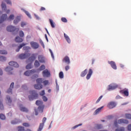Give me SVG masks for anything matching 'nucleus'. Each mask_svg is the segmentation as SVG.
Returning <instances> with one entry per match:
<instances>
[{"instance_id": "nucleus-1", "label": "nucleus", "mask_w": 131, "mask_h": 131, "mask_svg": "<svg viewBox=\"0 0 131 131\" xmlns=\"http://www.w3.org/2000/svg\"><path fill=\"white\" fill-rule=\"evenodd\" d=\"M14 18H15V16L13 14L10 15L8 18L7 14H3L0 18V24L6 21V20H7V21H12V20H14Z\"/></svg>"}, {"instance_id": "nucleus-2", "label": "nucleus", "mask_w": 131, "mask_h": 131, "mask_svg": "<svg viewBox=\"0 0 131 131\" xmlns=\"http://www.w3.org/2000/svg\"><path fill=\"white\" fill-rule=\"evenodd\" d=\"M43 102L40 100H37L36 101V105L39 106L38 107V110L40 112V113H42L43 112V108H45V105H42Z\"/></svg>"}, {"instance_id": "nucleus-3", "label": "nucleus", "mask_w": 131, "mask_h": 131, "mask_svg": "<svg viewBox=\"0 0 131 131\" xmlns=\"http://www.w3.org/2000/svg\"><path fill=\"white\" fill-rule=\"evenodd\" d=\"M30 94L31 95L29 96V99L30 101L36 99L37 98H38V94H37L35 91H30Z\"/></svg>"}, {"instance_id": "nucleus-4", "label": "nucleus", "mask_w": 131, "mask_h": 131, "mask_svg": "<svg viewBox=\"0 0 131 131\" xmlns=\"http://www.w3.org/2000/svg\"><path fill=\"white\" fill-rule=\"evenodd\" d=\"M7 30L9 32H15V33H18L19 28H16L12 26H9L7 27Z\"/></svg>"}, {"instance_id": "nucleus-5", "label": "nucleus", "mask_w": 131, "mask_h": 131, "mask_svg": "<svg viewBox=\"0 0 131 131\" xmlns=\"http://www.w3.org/2000/svg\"><path fill=\"white\" fill-rule=\"evenodd\" d=\"M121 123H125L126 124H128V121L125 119H121L118 120H116L114 121V125L116 127H117V124H121Z\"/></svg>"}, {"instance_id": "nucleus-6", "label": "nucleus", "mask_w": 131, "mask_h": 131, "mask_svg": "<svg viewBox=\"0 0 131 131\" xmlns=\"http://www.w3.org/2000/svg\"><path fill=\"white\" fill-rule=\"evenodd\" d=\"M36 83H43L44 85H47V84H49V81L48 80L43 81V79H42V78H37L36 79Z\"/></svg>"}, {"instance_id": "nucleus-7", "label": "nucleus", "mask_w": 131, "mask_h": 131, "mask_svg": "<svg viewBox=\"0 0 131 131\" xmlns=\"http://www.w3.org/2000/svg\"><path fill=\"white\" fill-rule=\"evenodd\" d=\"M47 120V118L44 117L42 119V123H40L39 126V128L38 129V131H41L42 130V128H43V125H45V122H46Z\"/></svg>"}, {"instance_id": "nucleus-8", "label": "nucleus", "mask_w": 131, "mask_h": 131, "mask_svg": "<svg viewBox=\"0 0 131 131\" xmlns=\"http://www.w3.org/2000/svg\"><path fill=\"white\" fill-rule=\"evenodd\" d=\"M108 64H110L112 68L113 69H114V70H116L117 69V66H116V63L115 61H108Z\"/></svg>"}, {"instance_id": "nucleus-9", "label": "nucleus", "mask_w": 131, "mask_h": 131, "mask_svg": "<svg viewBox=\"0 0 131 131\" xmlns=\"http://www.w3.org/2000/svg\"><path fill=\"white\" fill-rule=\"evenodd\" d=\"M14 82H12L10 84V88L7 90L8 94H13V89H14Z\"/></svg>"}, {"instance_id": "nucleus-10", "label": "nucleus", "mask_w": 131, "mask_h": 131, "mask_svg": "<svg viewBox=\"0 0 131 131\" xmlns=\"http://www.w3.org/2000/svg\"><path fill=\"white\" fill-rule=\"evenodd\" d=\"M30 45L33 49H38L39 45L38 43L32 41L30 42Z\"/></svg>"}, {"instance_id": "nucleus-11", "label": "nucleus", "mask_w": 131, "mask_h": 131, "mask_svg": "<svg viewBox=\"0 0 131 131\" xmlns=\"http://www.w3.org/2000/svg\"><path fill=\"white\" fill-rule=\"evenodd\" d=\"M29 56H30V54H28L27 55L25 53H23L19 55V59H21V60H23L24 59H26V58H27V57H29Z\"/></svg>"}, {"instance_id": "nucleus-12", "label": "nucleus", "mask_w": 131, "mask_h": 131, "mask_svg": "<svg viewBox=\"0 0 131 131\" xmlns=\"http://www.w3.org/2000/svg\"><path fill=\"white\" fill-rule=\"evenodd\" d=\"M107 107L109 109H113L114 107H116V103L114 102H111L108 103Z\"/></svg>"}, {"instance_id": "nucleus-13", "label": "nucleus", "mask_w": 131, "mask_h": 131, "mask_svg": "<svg viewBox=\"0 0 131 131\" xmlns=\"http://www.w3.org/2000/svg\"><path fill=\"white\" fill-rule=\"evenodd\" d=\"M117 88H118V85L115 84H112L109 85L108 91H110L111 90H115V89H117Z\"/></svg>"}, {"instance_id": "nucleus-14", "label": "nucleus", "mask_w": 131, "mask_h": 131, "mask_svg": "<svg viewBox=\"0 0 131 131\" xmlns=\"http://www.w3.org/2000/svg\"><path fill=\"white\" fill-rule=\"evenodd\" d=\"M9 64L10 65V66H12V67H15V68L19 67V64L17 63V62L10 61L9 63Z\"/></svg>"}, {"instance_id": "nucleus-15", "label": "nucleus", "mask_w": 131, "mask_h": 131, "mask_svg": "<svg viewBox=\"0 0 131 131\" xmlns=\"http://www.w3.org/2000/svg\"><path fill=\"white\" fill-rule=\"evenodd\" d=\"M43 76L45 77H49L51 75V74L49 72V71L48 70H45L42 72Z\"/></svg>"}, {"instance_id": "nucleus-16", "label": "nucleus", "mask_w": 131, "mask_h": 131, "mask_svg": "<svg viewBox=\"0 0 131 131\" xmlns=\"http://www.w3.org/2000/svg\"><path fill=\"white\" fill-rule=\"evenodd\" d=\"M34 73V70H32L31 71H27L24 73V75L26 76H30L32 74V73Z\"/></svg>"}, {"instance_id": "nucleus-17", "label": "nucleus", "mask_w": 131, "mask_h": 131, "mask_svg": "<svg viewBox=\"0 0 131 131\" xmlns=\"http://www.w3.org/2000/svg\"><path fill=\"white\" fill-rule=\"evenodd\" d=\"M62 61L67 63V64H68V65L70 64V59L69 58V57L67 56L64 57V58L62 60Z\"/></svg>"}, {"instance_id": "nucleus-18", "label": "nucleus", "mask_w": 131, "mask_h": 131, "mask_svg": "<svg viewBox=\"0 0 131 131\" xmlns=\"http://www.w3.org/2000/svg\"><path fill=\"white\" fill-rule=\"evenodd\" d=\"M92 74H93V70H92V69H90L88 74H87L86 77V79H90V78H91V76H92Z\"/></svg>"}, {"instance_id": "nucleus-19", "label": "nucleus", "mask_w": 131, "mask_h": 131, "mask_svg": "<svg viewBox=\"0 0 131 131\" xmlns=\"http://www.w3.org/2000/svg\"><path fill=\"white\" fill-rule=\"evenodd\" d=\"M34 89L36 90H41L42 89V85L40 83H37L34 85Z\"/></svg>"}, {"instance_id": "nucleus-20", "label": "nucleus", "mask_w": 131, "mask_h": 131, "mask_svg": "<svg viewBox=\"0 0 131 131\" xmlns=\"http://www.w3.org/2000/svg\"><path fill=\"white\" fill-rule=\"evenodd\" d=\"M19 110H20V111H21V112H26V113H27V112L29 111V110H28V108L24 106H22V105H20Z\"/></svg>"}, {"instance_id": "nucleus-21", "label": "nucleus", "mask_w": 131, "mask_h": 131, "mask_svg": "<svg viewBox=\"0 0 131 131\" xmlns=\"http://www.w3.org/2000/svg\"><path fill=\"white\" fill-rule=\"evenodd\" d=\"M38 61L40 63H45V57L42 55H39L38 57Z\"/></svg>"}, {"instance_id": "nucleus-22", "label": "nucleus", "mask_w": 131, "mask_h": 131, "mask_svg": "<svg viewBox=\"0 0 131 131\" xmlns=\"http://www.w3.org/2000/svg\"><path fill=\"white\" fill-rule=\"evenodd\" d=\"M12 70H13V68H12L11 67H7L5 69V71H7V72H9L8 73L9 74H13V73L12 72H11V71H12Z\"/></svg>"}, {"instance_id": "nucleus-23", "label": "nucleus", "mask_w": 131, "mask_h": 131, "mask_svg": "<svg viewBox=\"0 0 131 131\" xmlns=\"http://www.w3.org/2000/svg\"><path fill=\"white\" fill-rule=\"evenodd\" d=\"M21 20V17L20 16H17L14 20L13 23L14 24H17Z\"/></svg>"}, {"instance_id": "nucleus-24", "label": "nucleus", "mask_w": 131, "mask_h": 131, "mask_svg": "<svg viewBox=\"0 0 131 131\" xmlns=\"http://www.w3.org/2000/svg\"><path fill=\"white\" fill-rule=\"evenodd\" d=\"M15 41L16 42H22L23 41V39L19 36H17L15 39Z\"/></svg>"}, {"instance_id": "nucleus-25", "label": "nucleus", "mask_w": 131, "mask_h": 131, "mask_svg": "<svg viewBox=\"0 0 131 131\" xmlns=\"http://www.w3.org/2000/svg\"><path fill=\"white\" fill-rule=\"evenodd\" d=\"M26 45H27V43H23L20 44L18 46V48L16 50V52H19V51H20V49H22V48H23V47H24V46H26Z\"/></svg>"}, {"instance_id": "nucleus-26", "label": "nucleus", "mask_w": 131, "mask_h": 131, "mask_svg": "<svg viewBox=\"0 0 131 131\" xmlns=\"http://www.w3.org/2000/svg\"><path fill=\"white\" fill-rule=\"evenodd\" d=\"M64 37L65 39H66L67 41L68 42V43H70L71 42V40H70V38H69V36L64 33Z\"/></svg>"}, {"instance_id": "nucleus-27", "label": "nucleus", "mask_w": 131, "mask_h": 131, "mask_svg": "<svg viewBox=\"0 0 131 131\" xmlns=\"http://www.w3.org/2000/svg\"><path fill=\"white\" fill-rule=\"evenodd\" d=\"M88 73V69H85V70H84L83 71H82L81 73V77H84V76H85V75H86Z\"/></svg>"}, {"instance_id": "nucleus-28", "label": "nucleus", "mask_w": 131, "mask_h": 131, "mask_svg": "<svg viewBox=\"0 0 131 131\" xmlns=\"http://www.w3.org/2000/svg\"><path fill=\"white\" fill-rule=\"evenodd\" d=\"M6 102H7L8 104H11L12 103V99L9 96H7L6 97Z\"/></svg>"}, {"instance_id": "nucleus-29", "label": "nucleus", "mask_w": 131, "mask_h": 131, "mask_svg": "<svg viewBox=\"0 0 131 131\" xmlns=\"http://www.w3.org/2000/svg\"><path fill=\"white\" fill-rule=\"evenodd\" d=\"M121 93H122V94H124V95L125 96H126V97H128V90H121Z\"/></svg>"}, {"instance_id": "nucleus-30", "label": "nucleus", "mask_w": 131, "mask_h": 131, "mask_svg": "<svg viewBox=\"0 0 131 131\" xmlns=\"http://www.w3.org/2000/svg\"><path fill=\"white\" fill-rule=\"evenodd\" d=\"M104 108V106H101L98 108H97L95 111V113L96 115L97 114H99V113H100V112H101V110H102V109Z\"/></svg>"}, {"instance_id": "nucleus-31", "label": "nucleus", "mask_w": 131, "mask_h": 131, "mask_svg": "<svg viewBox=\"0 0 131 131\" xmlns=\"http://www.w3.org/2000/svg\"><path fill=\"white\" fill-rule=\"evenodd\" d=\"M35 54H32L31 57L29 58V61H30L31 62H32L34 60H35Z\"/></svg>"}, {"instance_id": "nucleus-32", "label": "nucleus", "mask_w": 131, "mask_h": 131, "mask_svg": "<svg viewBox=\"0 0 131 131\" xmlns=\"http://www.w3.org/2000/svg\"><path fill=\"white\" fill-rule=\"evenodd\" d=\"M50 25L51 26V27L52 28H55V23L53 21V19H49Z\"/></svg>"}, {"instance_id": "nucleus-33", "label": "nucleus", "mask_w": 131, "mask_h": 131, "mask_svg": "<svg viewBox=\"0 0 131 131\" xmlns=\"http://www.w3.org/2000/svg\"><path fill=\"white\" fill-rule=\"evenodd\" d=\"M1 7L2 8V10L4 11H6V10H7V6L5 3H2Z\"/></svg>"}, {"instance_id": "nucleus-34", "label": "nucleus", "mask_w": 131, "mask_h": 131, "mask_svg": "<svg viewBox=\"0 0 131 131\" xmlns=\"http://www.w3.org/2000/svg\"><path fill=\"white\" fill-rule=\"evenodd\" d=\"M30 49H31V48H30L29 46H24L23 47L24 51H28V50H30Z\"/></svg>"}, {"instance_id": "nucleus-35", "label": "nucleus", "mask_w": 131, "mask_h": 131, "mask_svg": "<svg viewBox=\"0 0 131 131\" xmlns=\"http://www.w3.org/2000/svg\"><path fill=\"white\" fill-rule=\"evenodd\" d=\"M45 69H46V66H45V65L43 64L41 65L39 68V70L40 71H42V70H45Z\"/></svg>"}, {"instance_id": "nucleus-36", "label": "nucleus", "mask_w": 131, "mask_h": 131, "mask_svg": "<svg viewBox=\"0 0 131 131\" xmlns=\"http://www.w3.org/2000/svg\"><path fill=\"white\" fill-rule=\"evenodd\" d=\"M18 34L20 37H24V32H23L22 31H19Z\"/></svg>"}, {"instance_id": "nucleus-37", "label": "nucleus", "mask_w": 131, "mask_h": 131, "mask_svg": "<svg viewBox=\"0 0 131 131\" xmlns=\"http://www.w3.org/2000/svg\"><path fill=\"white\" fill-rule=\"evenodd\" d=\"M18 122H19V121H18L17 119H15L11 121V124H17V123H18Z\"/></svg>"}, {"instance_id": "nucleus-38", "label": "nucleus", "mask_w": 131, "mask_h": 131, "mask_svg": "<svg viewBox=\"0 0 131 131\" xmlns=\"http://www.w3.org/2000/svg\"><path fill=\"white\" fill-rule=\"evenodd\" d=\"M115 131H124V127H120L119 128L116 129Z\"/></svg>"}, {"instance_id": "nucleus-39", "label": "nucleus", "mask_w": 131, "mask_h": 131, "mask_svg": "<svg viewBox=\"0 0 131 131\" xmlns=\"http://www.w3.org/2000/svg\"><path fill=\"white\" fill-rule=\"evenodd\" d=\"M40 65V64H39V62H38V60H35L34 63V66H35V67H39Z\"/></svg>"}, {"instance_id": "nucleus-40", "label": "nucleus", "mask_w": 131, "mask_h": 131, "mask_svg": "<svg viewBox=\"0 0 131 131\" xmlns=\"http://www.w3.org/2000/svg\"><path fill=\"white\" fill-rule=\"evenodd\" d=\"M0 119H2L3 120L6 119V116L3 114H0Z\"/></svg>"}, {"instance_id": "nucleus-41", "label": "nucleus", "mask_w": 131, "mask_h": 131, "mask_svg": "<svg viewBox=\"0 0 131 131\" xmlns=\"http://www.w3.org/2000/svg\"><path fill=\"white\" fill-rule=\"evenodd\" d=\"M59 78H63L64 74H63V72H60L59 74Z\"/></svg>"}, {"instance_id": "nucleus-42", "label": "nucleus", "mask_w": 131, "mask_h": 131, "mask_svg": "<svg viewBox=\"0 0 131 131\" xmlns=\"http://www.w3.org/2000/svg\"><path fill=\"white\" fill-rule=\"evenodd\" d=\"M25 13L26 15H27V16H28V17H29V18L31 19V15H30V13H29V12H28V11H25Z\"/></svg>"}, {"instance_id": "nucleus-43", "label": "nucleus", "mask_w": 131, "mask_h": 131, "mask_svg": "<svg viewBox=\"0 0 131 131\" xmlns=\"http://www.w3.org/2000/svg\"><path fill=\"white\" fill-rule=\"evenodd\" d=\"M18 131H25V129H24V127L18 126Z\"/></svg>"}, {"instance_id": "nucleus-44", "label": "nucleus", "mask_w": 131, "mask_h": 131, "mask_svg": "<svg viewBox=\"0 0 131 131\" xmlns=\"http://www.w3.org/2000/svg\"><path fill=\"white\" fill-rule=\"evenodd\" d=\"M26 69H31V68H32V66L31 65V63L28 64L26 66Z\"/></svg>"}, {"instance_id": "nucleus-45", "label": "nucleus", "mask_w": 131, "mask_h": 131, "mask_svg": "<svg viewBox=\"0 0 131 131\" xmlns=\"http://www.w3.org/2000/svg\"><path fill=\"white\" fill-rule=\"evenodd\" d=\"M0 54L2 55H6L7 54V53L5 50H0Z\"/></svg>"}, {"instance_id": "nucleus-46", "label": "nucleus", "mask_w": 131, "mask_h": 131, "mask_svg": "<svg viewBox=\"0 0 131 131\" xmlns=\"http://www.w3.org/2000/svg\"><path fill=\"white\" fill-rule=\"evenodd\" d=\"M0 109L1 110H4V105H3V102H2V100L0 99Z\"/></svg>"}, {"instance_id": "nucleus-47", "label": "nucleus", "mask_w": 131, "mask_h": 131, "mask_svg": "<svg viewBox=\"0 0 131 131\" xmlns=\"http://www.w3.org/2000/svg\"><path fill=\"white\" fill-rule=\"evenodd\" d=\"M102 127L103 126H102L101 124H97L96 126V128H97V129H101Z\"/></svg>"}, {"instance_id": "nucleus-48", "label": "nucleus", "mask_w": 131, "mask_h": 131, "mask_svg": "<svg viewBox=\"0 0 131 131\" xmlns=\"http://www.w3.org/2000/svg\"><path fill=\"white\" fill-rule=\"evenodd\" d=\"M126 118L128 119H131V115L129 114H125Z\"/></svg>"}, {"instance_id": "nucleus-49", "label": "nucleus", "mask_w": 131, "mask_h": 131, "mask_svg": "<svg viewBox=\"0 0 131 131\" xmlns=\"http://www.w3.org/2000/svg\"><path fill=\"white\" fill-rule=\"evenodd\" d=\"M62 22H64V23H67V19L65 17H62L61 19Z\"/></svg>"}, {"instance_id": "nucleus-50", "label": "nucleus", "mask_w": 131, "mask_h": 131, "mask_svg": "<svg viewBox=\"0 0 131 131\" xmlns=\"http://www.w3.org/2000/svg\"><path fill=\"white\" fill-rule=\"evenodd\" d=\"M26 25H27V23L24 21H22L21 23V25H20L21 27H24V26H26Z\"/></svg>"}, {"instance_id": "nucleus-51", "label": "nucleus", "mask_w": 131, "mask_h": 131, "mask_svg": "<svg viewBox=\"0 0 131 131\" xmlns=\"http://www.w3.org/2000/svg\"><path fill=\"white\" fill-rule=\"evenodd\" d=\"M7 58L4 56H0V61H6Z\"/></svg>"}, {"instance_id": "nucleus-52", "label": "nucleus", "mask_w": 131, "mask_h": 131, "mask_svg": "<svg viewBox=\"0 0 131 131\" xmlns=\"http://www.w3.org/2000/svg\"><path fill=\"white\" fill-rule=\"evenodd\" d=\"M40 96H45L46 95V93L45 92V90H42L41 92L39 93Z\"/></svg>"}, {"instance_id": "nucleus-53", "label": "nucleus", "mask_w": 131, "mask_h": 131, "mask_svg": "<svg viewBox=\"0 0 131 131\" xmlns=\"http://www.w3.org/2000/svg\"><path fill=\"white\" fill-rule=\"evenodd\" d=\"M42 98L44 102H47L48 101V98L46 97V96H42Z\"/></svg>"}, {"instance_id": "nucleus-54", "label": "nucleus", "mask_w": 131, "mask_h": 131, "mask_svg": "<svg viewBox=\"0 0 131 131\" xmlns=\"http://www.w3.org/2000/svg\"><path fill=\"white\" fill-rule=\"evenodd\" d=\"M23 125L24 126H26V127H28V126H30V125H29V123H24L23 124Z\"/></svg>"}, {"instance_id": "nucleus-55", "label": "nucleus", "mask_w": 131, "mask_h": 131, "mask_svg": "<svg viewBox=\"0 0 131 131\" xmlns=\"http://www.w3.org/2000/svg\"><path fill=\"white\" fill-rule=\"evenodd\" d=\"M102 98H103V95H101L99 97V98L98 99V100L96 101V103H99V102H100V101H101V99H102Z\"/></svg>"}, {"instance_id": "nucleus-56", "label": "nucleus", "mask_w": 131, "mask_h": 131, "mask_svg": "<svg viewBox=\"0 0 131 131\" xmlns=\"http://www.w3.org/2000/svg\"><path fill=\"white\" fill-rule=\"evenodd\" d=\"M102 98H103V95H101L99 97V98L98 99V100L96 101V103H99V102H100V101H101V99H102Z\"/></svg>"}, {"instance_id": "nucleus-57", "label": "nucleus", "mask_w": 131, "mask_h": 131, "mask_svg": "<svg viewBox=\"0 0 131 131\" xmlns=\"http://www.w3.org/2000/svg\"><path fill=\"white\" fill-rule=\"evenodd\" d=\"M102 98H103V95H101L99 97V98L98 99V100L96 101V103H99V102H100V101H101V99H102Z\"/></svg>"}, {"instance_id": "nucleus-58", "label": "nucleus", "mask_w": 131, "mask_h": 131, "mask_svg": "<svg viewBox=\"0 0 131 131\" xmlns=\"http://www.w3.org/2000/svg\"><path fill=\"white\" fill-rule=\"evenodd\" d=\"M6 3H7V4H8L9 5H11L12 4V2H11V1L10 0H5Z\"/></svg>"}, {"instance_id": "nucleus-59", "label": "nucleus", "mask_w": 131, "mask_h": 131, "mask_svg": "<svg viewBox=\"0 0 131 131\" xmlns=\"http://www.w3.org/2000/svg\"><path fill=\"white\" fill-rule=\"evenodd\" d=\"M70 68V67L69 66H67L65 67V69L66 71H68V70H69Z\"/></svg>"}, {"instance_id": "nucleus-60", "label": "nucleus", "mask_w": 131, "mask_h": 131, "mask_svg": "<svg viewBox=\"0 0 131 131\" xmlns=\"http://www.w3.org/2000/svg\"><path fill=\"white\" fill-rule=\"evenodd\" d=\"M49 51L51 53L52 57L54 59V54H53V51H52V50L51 49H50Z\"/></svg>"}, {"instance_id": "nucleus-61", "label": "nucleus", "mask_w": 131, "mask_h": 131, "mask_svg": "<svg viewBox=\"0 0 131 131\" xmlns=\"http://www.w3.org/2000/svg\"><path fill=\"white\" fill-rule=\"evenodd\" d=\"M40 43L42 47H43L45 48V44L43 43V42L42 41V40H40Z\"/></svg>"}, {"instance_id": "nucleus-62", "label": "nucleus", "mask_w": 131, "mask_h": 131, "mask_svg": "<svg viewBox=\"0 0 131 131\" xmlns=\"http://www.w3.org/2000/svg\"><path fill=\"white\" fill-rule=\"evenodd\" d=\"M128 130H131V124H129L127 126Z\"/></svg>"}, {"instance_id": "nucleus-63", "label": "nucleus", "mask_w": 131, "mask_h": 131, "mask_svg": "<svg viewBox=\"0 0 131 131\" xmlns=\"http://www.w3.org/2000/svg\"><path fill=\"white\" fill-rule=\"evenodd\" d=\"M34 16L37 20H39V17L36 14H34Z\"/></svg>"}, {"instance_id": "nucleus-64", "label": "nucleus", "mask_w": 131, "mask_h": 131, "mask_svg": "<svg viewBox=\"0 0 131 131\" xmlns=\"http://www.w3.org/2000/svg\"><path fill=\"white\" fill-rule=\"evenodd\" d=\"M40 11H45L46 10V8L45 7H41L40 9Z\"/></svg>"}]
</instances>
